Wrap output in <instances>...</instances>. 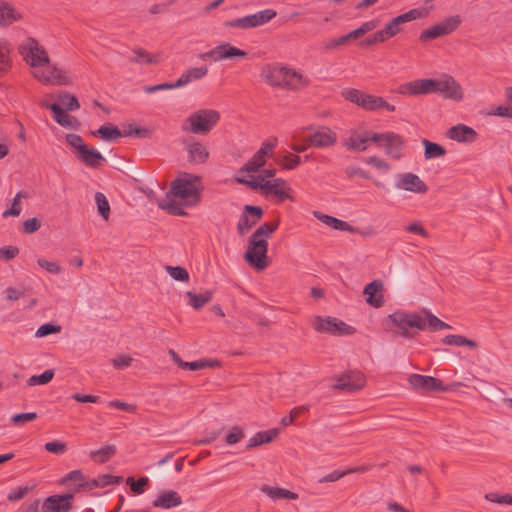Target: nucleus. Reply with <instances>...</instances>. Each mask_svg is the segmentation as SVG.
Returning <instances> with one entry per match:
<instances>
[{
	"mask_svg": "<svg viewBox=\"0 0 512 512\" xmlns=\"http://www.w3.org/2000/svg\"><path fill=\"white\" fill-rule=\"evenodd\" d=\"M388 320L397 328V330L393 331L394 335L406 339H412L417 335L418 331L426 329L439 331L451 328L449 324L440 320L426 309H423L421 313L397 310L388 315Z\"/></svg>",
	"mask_w": 512,
	"mask_h": 512,
	"instance_id": "1",
	"label": "nucleus"
},
{
	"mask_svg": "<svg viewBox=\"0 0 512 512\" xmlns=\"http://www.w3.org/2000/svg\"><path fill=\"white\" fill-rule=\"evenodd\" d=\"M265 80L271 86L294 91L300 90L309 84V80L301 73L279 64L266 67Z\"/></svg>",
	"mask_w": 512,
	"mask_h": 512,
	"instance_id": "2",
	"label": "nucleus"
},
{
	"mask_svg": "<svg viewBox=\"0 0 512 512\" xmlns=\"http://www.w3.org/2000/svg\"><path fill=\"white\" fill-rule=\"evenodd\" d=\"M19 52L32 67L47 66L45 69L35 72V77L43 83H52V67L48 66L49 57L35 39L27 38L25 43L19 46Z\"/></svg>",
	"mask_w": 512,
	"mask_h": 512,
	"instance_id": "3",
	"label": "nucleus"
},
{
	"mask_svg": "<svg viewBox=\"0 0 512 512\" xmlns=\"http://www.w3.org/2000/svg\"><path fill=\"white\" fill-rule=\"evenodd\" d=\"M200 178L195 175L185 174L171 182L167 198L173 196L183 201L184 205L192 207L201 200V189L198 187Z\"/></svg>",
	"mask_w": 512,
	"mask_h": 512,
	"instance_id": "4",
	"label": "nucleus"
},
{
	"mask_svg": "<svg viewBox=\"0 0 512 512\" xmlns=\"http://www.w3.org/2000/svg\"><path fill=\"white\" fill-rule=\"evenodd\" d=\"M220 114L214 109H199L182 123L181 130L196 135H207L219 122Z\"/></svg>",
	"mask_w": 512,
	"mask_h": 512,
	"instance_id": "5",
	"label": "nucleus"
},
{
	"mask_svg": "<svg viewBox=\"0 0 512 512\" xmlns=\"http://www.w3.org/2000/svg\"><path fill=\"white\" fill-rule=\"evenodd\" d=\"M268 241L266 239H253L249 237L248 247L243 257L245 261L258 271L264 270L268 265Z\"/></svg>",
	"mask_w": 512,
	"mask_h": 512,
	"instance_id": "6",
	"label": "nucleus"
},
{
	"mask_svg": "<svg viewBox=\"0 0 512 512\" xmlns=\"http://www.w3.org/2000/svg\"><path fill=\"white\" fill-rule=\"evenodd\" d=\"M372 142L385 149L387 156L399 160L403 156L405 139L395 132L373 133Z\"/></svg>",
	"mask_w": 512,
	"mask_h": 512,
	"instance_id": "7",
	"label": "nucleus"
},
{
	"mask_svg": "<svg viewBox=\"0 0 512 512\" xmlns=\"http://www.w3.org/2000/svg\"><path fill=\"white\" fill-rule=\"evenodd\" d=\"M276 15L275 10L265 9L244 17L226 20L223 22V26L242 30L252 29L268 23L275 18Z\"/></svg>",
	"mask_w": 512,
	"mask_h": 512,
	"instance_id": "8",
	"label": "nucleus"
},
{
	"mask_svg": "<svg viewBox=\"0 0 512 512\" xmlns=\"http://www.w3.org/2000/svg\"><path fill=\"white\" fill-rule=\"evenodd\" d=\"M310 134L305 138L310 147L325 149L333 146L337 142V134L329 127L320 126L314 129L312 126L306 128Z\"/></svg>",
	"mask_w": 512,
	"mask_h": 512,
	"instance_id": "9",
	"label": "nucleus"
},
{
	"mask_svg": "<svg viewBox=\"0 0 512 512\" xmlns=\"http://www.w3.org/2000/svg\"><path fill=\"white\" fill-rule=\"evenodd\" d=\"M248 56V53L242 49H239L235 46H232L229 43H222L210 51H207L205 53H201L199 55V58L201 60H213L215 62L222 61L225 59H234V58H246Z\"/></svg>",
	"mask_w": 512,
	"mask_h": 512,
	"instance_id": "10",
	"label": "nucleus"
},
{
	"mask_svg": "<svg viewBox=\"0 0 512 512\" xmlns=\"http://www.w3.org/2000/svg\"><path fill=\"white\" fill-rule=\"evenodd\" d=\"M313 328L320 333H330L333 335L351 334L354 328L347 325L343 321H338L333 317L316 316L313 323Z\"/></svg>",
	"mask_w": 512,
	"mask_h": 512,
	"instance_id": "11",
	"label": "nucleus"
},
{
	"mask_svg": "<svg viewBox=\"0 0 512 512\" xmlns=\"http://www.w3.org/2000/svg\"><path fill=\"white\" fill-rule=\"evenodd\" d=\"M408 382L415 390L424 393L448 391V387L444 385L442 380L432 376L411 374L408 377Z\"/></svg>",
	"mask_w": 512,
	"mask_h": 512,
	"instance_id": "12",
	"label": "nucleus"
},
{
	"mask_svg": "<svg viewBox=\"0 0 512 512\" xmlns=\"http://www.w3.org/2000/svg\"><path fill=\"white\" fill-rule=\"evenodd\" d=\"M435 92L440 93L444 98L460 101L463 99V91L459 83L450 76L443 75L435 79Z\"/></svg>",
	"mask_w": 512,
	"mask_h": 512,
	"instance_id": "13",
	"label": "nucleus"
},
{
	"mask_svg": "<svg viewBox=\"0 0 512 512\" xmlns=\"http://www.w3.org/2000/svg\"><path fill=\"white\" fill-rule=\"evenodd\" d=\"M73 493L55 494L47 497L41 506L42 512H70L73 508Z\"/></svg>",
	"mask_w": 512,
	"mask_h": 512,
	"instance_id": "14",
	"label": "nucleus"
},
{
	"mask_svg": "<svg viewBox=\"0 0 512 512\" xmlns=\"http://www.w3.org/2000/svg\"><path fill=\"white\" fill-rule=\"evenodd\" d=\"M263 216V209L259 206L245 205L237 223V232L244 236Z\"/></svg>",
	"mask_w": 512,
	"mask_h": 512,
	"instance_id": "15",
	"label": "nucleus"
},
{
	"mask_svg": "<svg viewBox=\"0 0 512 512\" xmlns=\"http://www.w3.org/2000/svg\"><path fill=\"white\" fill-rule=\"evenodd\" d=\"M398 92L402 95H424L435 92V79H417L399 86Z\"/></svg>",
	"mask_w": 512,
	"mask_h": 512,
	"instance_id": "16",
	"label": "nucleus"
},
{
	"mask_svg": "<svg viewBox=\"0 0 512 512\" xmlns=\"http://www.w3.org/2000/svg\"><path fill=\"white\" fill-rule=\"evenodd\" d=\"M395 186L401 190L420 194L428 191V186L419 178V176L410 172L399 174Z\"/></svg>",
	"mask_w": 512,
	"mask_h": 512,
	"instance_id": "17",
	"label": "nucleus"
},
{
	"mask_svg": "<svg viewBox=\"0 0 512 512\" xmlns=\"http://www.w3.org/2000/svg\"><path fill=\"white\" fill-rule=\"evenodd\" d=\"M364 386L363 374L359 371H350L341 375L334 388L337 390L354 392L360 390Z\"/></svg>",
	"mask_w": 512,
	"mask_h": 512,
	"instance_id": "18",
	"label": "nucleus"
},
{
	"mask_svg": "<svg viewBox=\"0 0 512 512\" xmlns=\"http://www.w3.org/2000/svg\"><path fill=\"white\" fill-rule=\"evenodd\" d=\"M373 133L374 132L359 133L356 130H352L349 137L342 142V145L351 151H365L368 148V143L372 142Z\"/></svg>",
	"mask_w": 512,
	"mask_h": 512,
	"instance_id": "19",
	"label": "nucleus"
},
{
	"mask_svg": "<svg viewBox=\"0 0 512 512\" xmlns=\"http://www.w3.org/2000/svg\"><path fill=\"white\" fill-rule=\"evenodd\" d=\"M382 291L383 282L381 280H374L368 283L363 290L367 303L375 308L382 307L384 304Z\"/></svg>",
	"mask_w": 512,
	"mask_h": 512,
	"instance_id": "20",
	"label": "nucleus"
},
{
	"mask_svg": "<svg viewBox=\"0 0 512 512\" xmlns=\"http://www.w3.org/2000/svg\"><path fill=\"white\" fill-rule=\"evenodd\" d=\"M447 136L460 143H472L477 138V132L469 126L457 124L448 130Z\"/></svg>",
	"mask_w": 512,
	"mask_h": 512,
	"instance_id": "21",
	"label": "nucleus"
},
{
	"mask_svg": "<svg viewBox=\"0 0 512 512\" xmlns=\"http://www.w3.org/2000/svg\"><path fill=\"white\" fill-rule=\"evenodd\" d=\"M77 158L87 167L97 169L106 162V159L95 148L88 146L82 147L81 151L77 153Z\"/></svg>",
	"mask_w": 512,
	"mask_h": 512,
	"instance_id": "22",
	"label": "nucleus"
},
{
	"mask_svg": "<svg viewBox=\"0 0 512 512\" xmlns=\"http://www.w3.org/2000/svg\"><path fill=\"white\" fill-rule=\"evenodd\" d=\"M188 162L191 164H203L209 157V151L206 146L198 141L187 143Z\"/></svg>",
	"mask_w": 512,
	"mask_h": 512,
	"instance_id": "23",
	"label": "nucleus"
},
{
	"mask_svg": "<svg viewBox=\"0 0 512 512\" xmlns=\"http://www.w3.org/2000/svg\"><path fill=\"white\" fill-rule=\"evenodd\" d=\"M181 504L182 498L179 493L174 490L161 492L152 502L153 507L162 509H171Z\"/></svg>",
	"mask_w": 512,
	"mask_h": 512,
	"instance_id": "24",
	"label": "nucleus"
},
{
	"mask_svg": "<svg viewBox=\"0 0 512 512\" xmlns=\"http://www.w3.org/2000/svg\"><path fill=\"white\" fill-rule=\"evenodd\" d=\"M361 108L367 111H376L381 108L386 109L389 112H394L396 110L395 106L385 101L384 98L366 93L364 98L361 100Z\"/></svg>",
	"mask_w": 512,
	"mask_h": 512,
	"instance_id": "25",
	"label": "nucleus"
},
{
	"mask_svg": "<svg viewBox=\"0 0 512 512\" xmlns=\"http://www.w3.org/2000/svg\"><path fill=\"white\" fill-rule=\"evenodd\" d=\"M285 181L282 178L274 179L273 181L264 182L265 195H274L278 198L279 202H283L287 199L292 200V197L284 189Z\"/></svg>",
	"mask_w": 512,
	"mask_h": 512,
	"instance_id": "26",
	"label": "nucleus"
},
{
	"mask_svg": "<svg viewBox=\"0 0 512 512\" xmlns=\"http://www.w3.org/2000/svg\"><path fill=\"white\" fill-rule=\"evenodd\" d=\"M20 19L21 14L10 3L0 0V27L9 26Z\"/></svg>",
	"mask_w": 512,
	"mask_h": 512,
	"instance_id": "27",
	"label": "nucleus"
},
{
	"mask_svg": "<svg viewBox=\"0 0 512 512\" xmlns=\"http://www.w3.org/2000/svg\"><path fill=\"white\" fill-rule=\"evenodd\" d=\"M207 73L208 68L206 66L189 68L178 78L176 85L179 87L186 86L192 81L204 78Z\"/></svg>",
	"mask_w": 512,
	"mask_h": 512,
	"instance_id": "28",
	"label": "nucleus"
},
{
	"mask_svg": "<svg viewBox=\"0 0 512 512\" xmlns=\"http://www.w3.org/2000/svg\"><path fill=\"white\" fill-rule=\"evenodd\" d=\"M160 61H161V55L159 53L158 54H150L142 48L134 49L132 51V54L129 56V62L140 64V65L157 64Z\"/></svg>",
	"mask_w": 512,
	"mask_h": 512,
	"instance_id": "29",
	"label": "nucleus"
},
{
	"mask_svg": "<svg viewBox=\"0 0 512 512\" xmlns=\"http://www.w3.org/2000/svg\"><path fill=\"white\" fill-rule=\"evenodd\" d=\"M279 434L277 428L269 429L266 431L257 432L252 438L249 439L246 445V450H251L265 443H270Z\"/></svg>",
	"mask_w": 512,
	"mask_h": 512,
	"instance_id": "30",
	"label": "nucleus"
},
{
	"mask_svg": "<svg viewBox=\"0 0 512 512\" xmlns=\"http://www.w3.org/2000/svg\"><path fill=\"white\" fill-rule=\"evenodd\" d=\"M185 297L189 299L188 304L195 310L201 309L205 304L209 303L213 297V291L207 290L204 293L196 294L192 291H187Z\"/></svg>",
	"mask_w": 512,
	"mask_h": 512,
	"instance_id": "31",
	"label": "nucleus"
},
{
	"mask_svg": "<svg viewBox=\"0 0 512 512\" xmlns=\"http://www.w3.org/2000/svg\"><path fill=\"white\" fill-rule=\"evenodd\" d=\"M93 135H99L105 141H114L123 136L121 130L113 124H104L98 130L92 132Z\"/></svg>",
	"mask_w": 512,
	"mask_h": 512,
	"instance_id": "32",
	"label": "nucleus"
},
{
	"mask_svg": "<svg viewBox=\"0 0 512 512\" xmlns=\"http://www.w3.org/2000/svg\"><path fill=\"white\" fill-rule=\"evenodd\" d=\"M313 215L318 220H320L322 223L332 227L333 229L341 230V231H347L350 228L349 224L347 222L342 221V220H340L338 218H335L333 216L323 214V213H321L319 211H314Z\"/></svg>",
	"mask_w": 512,
	"mask_h": 512,
	"instance_id": "33",
	"label": "nucleus"
},
{
	"mask_svg": "<svg viewBox=\"0 0 512 512\" xmlns=\"http://www.w3.org/2000/svg\"><path fill=\"white\" fill-rule=\"evenodd\" d=\"M49 109L54 114V120L63 127H72L74 118L67 114V112L58 104L52 103L49 105Z\"/></svg>",
	"mask_w": 512,
	"mask_h": 512,
	"instance_id": "34",
	"label": "nucleus"
},
{
	"mask_svg": "<svg viewBox=\"0 0 512 512\" xmlns=\"http://www.w3.org/2000/svg\"><path fill=\"white\" fill-rule=\"evenodd\" d=\"M262 492H264L267 496H269L272 499H291L295 500L298 498V495L290 490L284 489V488H278V487H270L267 485H264L261 488Z\"/></svg>",
	"mask_w": 512,
	"mask_h": 512,
	"instance_id": "35",
	"label": "nucleus"
},
{
	"mask_svg": "<svg viewBox=\"0 0 512 512\" xmlns=\"http://www.w3.org/2000/svg\"><path fill=\"white\" fill-rule=\"evenodd\" d=\"M422 144L425 148L424 157L426 160L439 158L446 155V149L438 143L423 139Z\"/></svg>",
	"mask_w": 512,
	"mask_h": 512,
	"instance_id": "36",
	"label": "nucleus"
},
{
	"mask_svg": "<svg viewBox=\"0 0 512 512\" xmlns=\"http://www.w3.org/2000/svg\"><path fill=\"white\" fill-rule=\"evenodd\" d=\"M279 226V220H275L274 222H265L262 223L250 236L253 239H266L277 230Z\"/></svg>",
	"mask_w": 512,
	"mask_h": 512,
	"instance_id": "37",
	"label": "nucleus"
},
{
	"mask_svg": "<svg viewBox=\"0 0 512 512\" xmlns=\"http://www.w3.org/2000/svg\"><path fill=\"white\" fill-rule=\"evenodd\" d=\"M116 454V447L114 445H105L98 450L91 451L90 457L100 464L107 462L112 456Z\"/></svg>",
	"mask_w": 512,
	"mask_h": 512,
	"instance_id": "38",
	"label": "nucleus"
},
{
	"mask_svg": "<svg viewBox=\"0 0 512 512\" xmlns=\"http://www.w3.org/2000/svg\"><path fill=\"white\" fill-rule=\"evenodd\" d=\"M366 470H367V468L365 466L349 468V469L342 470V471L335 470V471L321 477L318 480V482L319 483L335 482L348 474H351L354 472H364Z\"/></svg>",
	"mask_w": 512,
	"mask_h": 512,
	"instance_id": "39",
	"label": "nucleus"
},
{
	"mask_svg": "<svg viewBox=\"0 0 512 512\" xmlns=\"http://www.w3.org/2000/svg\"><path fill=\"white\" fill-rule=\"evenodd\" d=\"M443 343L450 346H468L476 348L477 343L474 340L468 339L462 335L451 334L443 338Z\"/></svg>",
	"mask_w": 512,
	"mask_h": 512,
	"instance_id": "40",
	"label": "nucleus"
},
{
	"mask_svg": "<svg viewBox=\"0 0 512 512\" xmlns=\"http://www.w3.org/2000/svg\"><path fill=\"white\" fill-rule=\"evenodd\" d=\"M36 487V483L27 484L13 488L7 494V500L10 502H17L22 500L28 493H30Z\"/></svg>",
	"mask_w": 512,
	"mask_h": 512,
	"instance_id": "41",
	"label": "nucleus"
},
{
	"mask_svg": "<svg viewBox=\"0 0 512 512\" xmlns=\"http://www.w3.org/2000/svg\"><path fill=\"white\" fill-rule=\"evenodd\" d=\"M27 197H28V194L25 191H19L13 198L11 207L2 213V217L8 218L10 216H13V217L19 216L22 211L20 199L27 198Z\"/></svg>",
	"mask_w": 512,
	"mask_h": 512,
	"instance_id": "42",
	"label": "nucleus"
},
{
	"mask_svg": "<svg viewBox=\"0 0 512 512\" xmlns=\"http://www.w3.org/2000/svg\"><path fill=\"white\" fill-rule=\"evenodd\" d=\"M426 15H427V12L425 10L419 9V8H414L404 14L394 17L393 20L395 21V24H399L401 26L404 23L422 18Z\"/></svg>",
	"mask_w": 512,
	"mask_h": 512,
	"instance_id": "43",
	"label": "nucleus"
},
{
	"mask_svg": "<svg viewBox=\"0 0 512 512\" xmlns=\"http://www.w3.org/2000/svg\"><path fill=\"white\" fill-rule=\"evenodd\" d=\"M159 208L167 211L171 215L175 216H187V213L181 207V204L176 200H162L158 203Z\"/></svg>",
	"mask_w": 512,
	"mask_h": 512,
	"instance_id": "44",
	"label": "nucleus"
},
{
	"mask_svg": "<svg viewBox=\"0 0 512 512\" xmlns=\"http://www.w3.org/2000/svg\"><path fill=\"white\" fill-rule=\"evenodd\" d=\"M266 159L255 153L253 157L241 167L240 172H258L266 164Z\"/></svg>",
	"mask_w": 512,
	"mask_h": 512,
	"instance_id": "45",
	"label": "nucleus"
},
{
	"mask_svg": "<svg viewBox=\"0 0 512 512\" xmlns=\"http://www.w3.org/2000/svg\"><path fill=\"white\" fill-rule=\"evenodd\" d=\"M95 202L97 204L98 213L105 219L108 220L110 215V205L106 196L101 192H96Z\"/></svg>",
	"mask_w": 512,
	"mask_h": 512,
	"instance_id": "46",
	"label": "nucleus"
},
{
	"mask_svg": "<svg viewBox=\"0 0 512 512\" xmlns=\"http://www.w3.org/2000/svg\"><path fill=\"white\" fill-rule=\"evenodd\" d=\"M216 366H219V362L217 360L200 359L192 362H185L183 369L195 371Z\"/></svg>",
	"mask_w": 512,
	"mask_h": 512,
	"instance_id": "47",
	"label": "nucleus"
},
{
	"mask_svg": "<svg viewBox=\"0 0 512 512\" xmlns=\"http://www.w3.org/2000/svg\"><path fill=\"white\" fill-rule=\"evenodd\" d=\"M447 35L445 31L443 30V27L440 23L435 24L434 26L423 30L420 34V40L421 41H427L431 39H436L438 37H442Z\"/></svg>",
	"mask_w": 512,
	"mask_h": 512,
	"instance_id": "48",
	"label": "nucleus"
},
{
	"mask_svg": "<svg viewBox=\"0 0 512 512\" xmlns=\"http://www.w3.org/2000/svg\"><path fill=\"white\" fill-rule=\"evenodd\" d=\"M53 377H54V371L52 369H47L40 375H32L27 380V384L29 386L45 385V384L49 383L53 379Z\"/></svg>",
	"mask_w": 512,
	"mask_h": 512,
	"instance_id": "49",
	"label": "nucleus"
},
{
	"mask_svg": "<svg viewBox=\"0 0 512 512\" xmlns=\"http://www.w3.org/2000/svg\"><path fill=\"white\" fill-rule=\"evenodd\" d=\"M277 163L284 169L292 170L301 163V157L292 153H288L281 159H277Z\"/></svg>",
	"mask_w": 512,
	"mask_h": 512,
	"instance_id": "50",
	"label": "nucleus"
},
{
	"mask_svg": "<svg viewBox=\"0 0 512 512\" xmlns=\"http://www.w3.org/2000/svg\"><path fill=\"white\" fill-rule=\"evenodd\" d=\"M60 106L68 111H74L79 108L78 99L69 93H63L59 95Z\"/></svg>",
	"mask_w": 512,
	"mask_h": 512,
	"instance_id": "51",
	"label": "nucleus"
},
{
	"mask_svg": "<svg viewBox=\"0 0 512 512\" xmlns=\"http://www.w3.org/2000/svg\"><path fill=\"white\" fill-rule=\"evenodd\" d=\"M167 273L177 281L187 282L189 281L188 271L181 266H166Z\"/></svg>",
	"mask_w": 512,
	"mask_h": 512,
	"instance_id": "52",
	"label": "nucleus"
},
{
	"mask_svg": "<svg viewBox=\"0 0 512 512\" xmlns=\"http://www.w3.org/2000/svg\"><path fill=\"white\" fill-rule=\"evenodd\" d=\"M9 49L4 42H0V77L10 68Z\"/></svg>",
	"mask_w": 512,
	"mask_h": 512,
	"instance_id": "53",
	"label": "nucleus"
},
{
	"mask_svg": "<svg viewBox=\"0 0 512 512\" xmlns=\"http://www.w3.org/2000/svg\"><path fill=\"white\" fill-rule=\"evenodd\" d=\"M461 22V17L459 15H454L444 19L439 23L443 27L445 33L448 35L455 31L460 26Z\"/></svg>",
	"mask_w": 512,
	"mask_h": 512,
	"instance_id": "54",
	"label": "nucleus"
},
{
	"mask_svg": "<svg viewBox=\"0 0 512 512\" xmlns=\"http://www.w3.org/2000/svg\"><path fill=\"white\" fill-rule=\"evenodd\" d=\"M365 93L354 88H347L342 91V96L352 103L361 107V100L364 98Z\"/></svg>",
	"mask_w": 512,
	"mask_h": 512,
	"instance_id": "55",
	"label": "nucleus"
},
{
	"mask_svg": "<svg viewBox=\"0 0 512 512\" xmlns=\"http://www.w3.org/2000/svg\"><path fill=\"white\" fill-rule=\"evenodd\" d=\"M236 181L240 184L247 185L248 187H250L253 190L260 189L263 194L265 193L264 182H266V181L264 180V177H262V176H258L257 179H253V180H247L244 178H236Z\"/></svg>",
	"mask_w": 512,
	"mask_h": 512,
	"instance_id": "56",
	"label": "nucleus"
},
{
	"mask_svg": "<svg viewBox=\"0 0 512 512\" xmlns=\"http://www.w3.org/2000/svg\"><path fill=\"white\" fill-rule=\"evenodd\" d=\"M61 329L62 328L60 325H55L53 323H45L37 329L35 336L45 337L54 333H59Z\"/></svg>",
	"mask_w": 512,
	"mask_h": 512,
	"instance_id": "57",
	"label": "nucleus"
},
{
	"mask_svg": "<svg viewBox=\"0 0 512 512\" xmlns=\"http://www.w3.org/2000/svg\"><path fill=\"white\" fill-rule=\"evenodd\" d=\"M276 145H277V138H273L272 141L265 140L264 142H262L261 147L259 148V150L256 153L267 160V158L272 155L273 150L275 149Z\"/></svg>",
	"mask_w": 512,
	"mask_h": 512,
	"instance_id": "58",
	"label": "nucleus"
},
{
	"mask_svg": "<svg viewBox=\"0 0 512 512\" xmlns=\"http://www.w3.org/2000/svg\"><path fill=\"white\" fill-rule=\"evenodd\" d=\"M244 437V431L240 426H233L225 436V442L229 445L238 443Z\"/></svg>",
	"mask_w": 512,
	"mask_h": 512,
	"instance_id": "59",
	"label": "nucleus"
},
{
	"mask_svg": "<svg viewBox=\"0 0 512 512\" xmlns=\"http://www.w3.org/2000/svg\"><path fill=\"white\" fill-rule=\"evenodd\" d=\"M66 141L67 143L74 148L75 154L79 153L82 149V147H86L87 145L83 142V139L80 135L69 133L66 135Z\"/></svg>",
	"mask_w": 512,
	"mask_h": 512,
	"instance_id": "60",
	"label": "nucleus"
},
{
	"mask_svg": "<svg viewBox=\"0 0 512 512\" xmlns=\"http://www.w3.org/2000/svg\"><path fill=\"white\" fill-rule=\"evenodd\" d=\"M26 289L24 287H7L4 291L5 299L17 301L24 296Z\"/></svg>",
	"mask_w": 512,
	"mask_h": 512,
	"instance_id": "61",
	"label": "nucleus"
},
{
	"mask_svg": "<svg viewBox=\"0 0 512 512\" xmlns=\"http://www.w3.org/2000/svg\"><path fill=\"white\" fill-rule=\"evenodd\" d=\"M45 449H46V451H48L50 453H53L56 455H62L66 452L67 445L64 442H60V441L56 440V441L47 442L45 444Z\"/></svg>",
	"mask_w": 512,
	"mask_h": 512,
	"instance_id": "62",
	"label": "nucleus"
},
{
	"mask_svg": "<svg viewBox=\"0 0 512 512\" xmlns=\"http://www.w3.org/2000/svg\"><path fill=\"white\" fill-rule=\"evenodd\" d=\"M149 482L147 477H140L137 482L132 477L127 479V483L130 485L131 490L136 494H142L144 492V486Z\"/></svg>",
	"mask_w": 512,
	"mask_h": 512,
	"instance_id": "63",
	"label": "nucleus"
},
{
	"mask_svg": "<svg viewBox=\"0 0 512 512\" xmlns=\"http://www.w3.org/2000/svg\"><path fill=\"white\" fill-rule=\"evenodd\" d=\"M37 418L36 412H28V413H19L15 414L11 417V421L15 425H24L26 422L33 421Z\"/></svg>",
	"mask_w": 512,
	"mask_h": 512,
	"instance_id": "64",
	"label": "nucleus"
}]
</instances>
